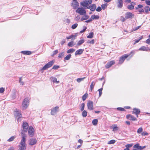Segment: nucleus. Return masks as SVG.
I'll use <instances>...</instances> for the list:
<instances>
[{"label": "nucleus", "mask_w": 150, "mask_h": 150, "mask_svg": "<svg viewBox=\"0 0 150 150\" xmlns=\"http://www.w3.org/2000/svg\"><path fill=\"white\" fill-rule=\"evenodd\" d=\"M74 45H75V44L74 43V42L73 41H71L70 42H69L68 44V46L69 47H72L73 46H74Z\"/></svg>", "instance_id": "obj_32"}, {"label": "nucleus", "mask_w": 150, "mask_h": 150, "mask_svg": "<svg viewBox=\"0 0 150 150\" xmlns=\"http://www.w3.org/2000/svg\"><path fill=\"white\" fill-rule=\"evenodd\" d=\"M78 26L77 23H75L72 25L71 28L73 29H75Z\"/></svg>", "instance_id": "obj_48"}, {"label": "nucleus", "mask_w": 150, "mask_h": 150, "mask_svg": "<svg viewBox=\"0 0 150 150\" xmlns=\"http://www.w3.org/2000/svg\"><path fill=\"white\" fill-rule=\"evenodd\" d=\"M145 147V146H144L143 147H142L141 146H139L138 149L141 150L143 149Z\"/></svg>", "instance_id": "obj_57"}, {"label": "nucleus", "mask_w": 150, "mask_h": 150, "mask_svg": "<svg viewBox=\"0 0 150 150\" xmlns=\"http://www.w3.org/2000/svg\"><path fill=\"white\" fill-rule=\"evenodd\" d=\"M141 27V26H138L137 27H136L134 29H133V31H136L138 29H139Z\"/></svg>", "instance_id": "obj_54"}, {"label": "nucleus", "mask_w": 150, "mask_h": 150, "mask_svg": "<svg viewBox=\"0 0 150 150\" xmlns=\"http://www.w3.org/2000/svg\"><path fill=\"white\" fill-rule=\"evenodd\" d=\"M145 2L146 4L147 5H150V1L146 0Z\"/></svg>", "instance_id": "obj_61"}, {"label": "nucleus", "mask_w": 150, "mask_h": 150, "mask_svg": "<svg viewBox=\"0 0 150 150\" xmlns=\"http://www.w3.org/2000/svg\"><path fill=\"white\" fill-rule=\"evenodd\" d=\"M125 18L126 19H132L134 16V14L130 12H127L125 14Z\"/></svg>", "instance_id": "obj_7"}, {"label": "nucleus", "mask_w": 150, "mask_h": 150, "mask_svg": "<svg viewBox=\"0 0 150 150\" xmlns=\"http://www.w3.org/2000/svg\"><path fill=\"white\" fill-rule=\"evenodd\" d=\"M140 51H150V49H149L148 47L146 48L145 46H142L139 49Z\"/></svg>", "instance_id": "obj_19"}, {"label": "nucleus", "mask_w": 150, "mask_h": 150, "mask_svg": "<svg viewBox=\"0 0 150 150\" xmlns=\"http://www.w3.org/2000/svg\"><path fill=\"white\" fill-rule=\"evenodd\" d=\"M95 83L93 81L92 82L90 85V88H91V91H92V90H93L94 86L95 85Z\"/></svg>", "instance_id": "obj_24"}, {"label": "nucleus", "mask_w": 150, "mask_h": 150, "mask_svg": "<svg viewBox=\"0 0 150 150\" xmlns=\"http://www.w3.org/2000/svg\"><path fill=\"white\" fill-rule=\"evenodd\" d=\"M126 118L127 119L132 121H136L137 120V119L135 117L130 114L127 115Z\"/></svg>", "instance_id": "obj_11"}, {"label": "nucleus", "mask_w": 150, "mask_h": 150, "mask_svg": "<svg viewBox=\"0 0 150 150\" xmlns=\"http://www.w3.org/2000/svg\"><path fill=\"white\" fill-rule=\"evenodd\" d=\"M22 77L19 78V83H20L21 85H23L24 84V82L22 81Z\"/></svg>", "instance_id": "obj_43"}, {"label": "nucleus", "mask_w": 150, "mask_h": 150, "mask_svg": "<svg viewBox=\"0 0 150 150\" xmlns=\"http://www.w3.org/2000/svg\"><path fill=\"white\" fill-rule=\"evenodd\" d=\"M101 8L100 6L98 7L96 9V11L99 12L101 11Z\"/></svg>", "instance_id": "obj_56"}, {"label": "nucleus", "mask_w": 150, "mask_h": 150, "mask_svg": "<svg viewBox=\"0 0 150 150\" xmlns=\"http://www.w3.org/2000/svg\"><path fill=\"white\" fill-rule=\"evenodd\" d=\"M92 21V19L91 18L89 19L88 20L85 21V22H86V23H89L90 22H91Z\"/></svg>", "instance_id": "obj_64"}, {"label": "nucleus", "mask_w": 150, "mask_h": 150, "mask_svg": "<svg viewBox=\"0 0 150 150\" xmlns=\"http://www.w3.org/2000/svg\"><path fill=\"white\" fill-rule=\"evenodd\" d=\"M54 63V61H51L45 64L42 68V70H45L51 67Z\"/></svg>", "instance_id": "obj_4"}, {"label": "nucleus", "mask_w": 150, "mask_h": 150, "mask_svg": "<svg viewBox=\"0 0 150 150\" xmlns=\"http://www.w3.org/2000/svg\"><path fill=\"white\" fill-rule=\"evenodd\" d=\"M143 38V37L142 36L139 37V39L137 40H135V42L134 43V44H135L136 43H137L140 40H141Z\"/></svg>", "instance_id": "obj_38"}, {"label": "nucleus", "mask_w": 150, "mask_h": 150, "mask_svg": "<svg viewBox=\"0 0 150 150\" xmlns=\"http://www.w3.org/2000/svg\"><path fill=\"white\" fill-rule=\"evenodd\" d=\"M143 131V129L142 127H140L139 128V129H138L137 131V132L138 134H140Z\"/></svg>", "instance_id": "obj_42"}, {"label": "nucleus", "mask_w": 150, "mask_h": 150, "mask_svg": "<svg viewBox=\"0 0 150 150\" xmlns=\"http://www.w3.org/2000/svg\"><path fill=\"white\" fill-rule=\"evenodd\" d=\"M87 115V113L86 110H84L82 113V115L83 117H86Z\"/></svg>", "instance_id": "obj_29"}, {"label": "nucleus", "mask_w": 150, "mask_h": 150, "mask_svg": "<svg viewBox=\"0 0 150 150\" xmlns=\"http://www.w3.org/2000/svg\"><path fill=\"white\" fill-rule=\"evenodd\" d=\"M29 104V100L28 98H25L23 101L22 106L23 110L25 109L28 106Z\"/></svg>", "instance_id": "obj_2"}, {"label": "nucleus", "mask_w": 150, "mask_h": 150, "mask_svg": "<svg viewBox=\"0 0 150 150\" xmlns=\"http://www.w3.org/2000/svg\"><path fill=\"white\" fill-rule=\"evenodd\" d=\"M15 115L18 120L19 118L22 117L21 111H16L15 113Z\"/></svg>", "instance_id": "obj_10"}, {"label": "nucleus", "mask_w": 150, "mask_h": 150, "mask_svg": "<svg viewBox=\"0 0 150 150\" xmlns=\"http://www.w3.org/2000/svg\"><path fill=\"white\" fill-rule=\"evenodd\" d=\"M92 2V0H85L81 3V5L83 7H87L89 4Z\"/></svg>", "instance_id": "obj_5"}, {"label": "nucleus", "mask_w": 150, "mask_h": 150, "mask_svg": "<svg viewBox=\"0 0 150 150\" xmlns=\"http://www.w3.org/2000/svg\"><path fill=\"white\" fill-rule=\"evenodd\" d=\"M79 3L77 1H74L72 3V6L74 9H76L79 6Z\"/></svg>", "instance_id": "obj_13"}, {"label": "nucleus", "mask_w": 150, "mask_h": 150, "mask_svg": "<svg viewBox=\"0 0 150 150\" xmlns=\"http://www.w3.org/2000/svg\"><path fill=\"white\" fill-rule=\"evenodd\" d=\"M126 18H125L122 16L121 17V20L122 21V22H124L125 20H126Z\"/></svg>", "instance_id": "obj_63"}, {"label": "nucleus", "mask_w": 150, "mask_h": 150, "mask_svg": "<svg viewBox=\"0 0 150 150\" xmlns=\"http://www.w3.org/2000/svg\"><path fill=\"white\" fill-rule=\"evenodd\" d=\"M115 63V62L114 61H110L107 63V64L106 65L105 67L107 69L108 68Z\"/></svg>", "instance_id": "obj_16"}, {"label": "nucleus", "mask_w": 150, "mask_h": 150, "mask_svg": "<svg viewBox=\"0 0 150 150\" xmlns=\"http://www.w3.org/2000/svg\"><path fill=\"white\" fill-rule=\"evenodd\" d=\"M95 41L93 39L92 40H88L87 41V43H90L92 44H94V43Z\"/></svg>", "instance_id": "obj_45"}, {"label": "nucleus", "mask_w": 150, "mask_h": 150, "mask_svg": "<svg viewBox=\"0 0 150 150\" xmlns=\"http://www.w3.org/2000/svg\"><path fill=\"white\" fill-rule=\"evenodd\" d=\"M4 91V89L3 88H0V93H2Z\"/></svg>", "instance_id": "obj_59"}, {"label": "nucleus", "mask_w": 150, "mask_h": 150, "mask_svg": "<svg viewBox=\"0 0 150 150\" xmlns=\"http://www.w3.org/2000/svg\"><path fill=\"white\" fill-rule=\"evenodd\" d=\"M129 55L127 54H125L122 55L121 57H120L118 63L119 64H122L123 63L125 59L127 58Z\"/></svg>", "instance_id": "obj_6"}, {"label": "nucleus", "mask_w": 150, "mask_h": 150, "mask_svg": "<svg viewBox=\"0 0 150 150\" xmlns=\"http://www.w3.org/2000/svg\"><path fill=\"white\" fill-rule=\"evenodd\" d=\"M89 18V16L87 15H84L83 17L82 18L81 20V21H83L85 20H87Z\"/></svg>", "instance_id": "obj_27"}, {"label": "nucleus", "mask_w": 150, "mask_h": 150, "mask_svg": "<svg viewBox=\"0 0 150 150\" xmlns=\"http://www.w3.org/2000/svg\"><path fill=\"white\" fill-rule=\"evenodd\" d=\"M71 57V55L70 54H69L64 58V59L65 60H68L70 59Z\"/></svg>", "instance_id": "obj_34"}, {"label": "nucleus", "mask_w": 150, "mask_h": 150, "mask_svg": "<svg viewBox=\"0 0 150 150\" xmlns=\"http://www.w3.org/2000/svg\"><path fill=\"white\" fill-rule=\"evenodd\" d=\"M98 121L97 119H94L92 121V123L94 125H96L98 123Z\"/></svg>", "instance_id": "obj_35"}, {"label": "nucleus", "mask_w": 150, "mask_h": 150, "mask_svg": "<svg viewBox=\"0 0 150 150\" xmlns=\"http://www.w3.org/2000/svg\"><path fill=\"white\" fill-rule=\"evenodd\" d=\"M140 112V110L139 109L134 108L133 109L132 113L135 114H139Z\"/></svg>", "instance_id": "obj_17"}, {"label": "nucleus", "mask_w": 150, "mask_h": 150, "mask_svg": "<svg viewBox=\"0 0 150 150\" xmlns=\"http://www.w3.org/2000/svg\"><path fill=\"white\" fill-rule=\"evenodd\" d=\"M85 78V77H83L82 78H79L77 79L76 80L78 82H80L81 81H83Z\"/></svg>", "instance_id": "obj_44"}, {"label": "nucleus", "mask_w": 150, "mask_h": 150, "mask_svg": "<svg viewBox=\"0 0 150 150\" xmlns=\"http://www.w3.org/2000/svg\"><path fill=\"white\" fill-rule=\"evenodd\" d=\"M84 51V49H80L78 50L75 52V55L81 54H82L83 51Z\"/></svg>", "instance_id": "obj_18"}, {"label": "nucleus", "mask_w": 150, "mask_h": 150, "mask_svg": "<svg viewBox=\"0 0 150 150\" xmlns=\"http://www.w3.org/2000/svg\"><path fill=\"white\" fill-rule=\"evenodd\" d=\"M107 7V6H106V5L105 4H102L101 5L102 8L103 10H104L105 8V7Z\"/></svg>", "instance_id": "obj_62"}, {"label": "nucleus", "mask_w": 150, "mask_h": 150, "mask_svg": "<svg viewBox=\"0 0 150 150\" xmlns=\"http://www.w3.org/2000/svg\"><path fill=\"white\" fill-rule=\"evenodd\" d=\"M29 126L27 122H23V130L21 132L22 139L21 140L20 145L19 146V150H25L26 147L25 141L26 136L25 132H27Z\"/></svg>", "instance_id": "obj_1"}, {"label": "nucleus", "mask_w": 150, "mask_h": 150, "mask_svg": "<svg viewBox=\"0 0 150 150\" xmlns=\"http://www.w3.org/2000/svg\"><path fill=\"white\" fill-rule=\"evenodd\" d=\"M149 6H145L144 8L145 12L146 14H148L149 13Z\"/></svg>", "instance_id": "obj_31"}, {"label": "nucleus", "mask_w": 150, "mask_h": 150, "mask_svg": "<svg viewBox=\"0 0 150 150\" xmlns=\"http://www.w3.org/2000/svg\"><path fill=\"white\" fill-rule=\"evenodd\" d=\"M85 106V104L84 103H82L81 105V111H83L84 109Z\"/></svg>", "instance_id": "obj_46"}, {"label": "nucleus", "mask_w": 150, "mask_h": 150, "mask_svg": "<svg viewBox=\"0 0 150 150\" xmlns=\"http://www.w3.org/2000/svg\"><path fill=\"white\" fill-rule=\"evenodd\" d=\"M116 141L114 140H111L108 143V144H114Z\"/></svg>", "instance_id": "obj_47"}, {"label": "nucleus", "mask_w": 150, "mask_h": 150, "mask_svg": "<svg viewBox=\"0 0 150 150\" xmlns=\"http://www.w3.org/2000/svg\"><path fill=\"white\" fill-rule=\"evenodd\" d=\"M91 17L92 20L97 19L99 18V16L98 15H93Z\"/></svg>", "instance_id": "obj_26"}, {"label": "nucleus", "mask_w": 150, "mask_h": 150, "mask_svg": "<svg viewBox=\"0 0 150 150\" xmlns=\"http://www.w3.org/2000/svg\"><path fill=\"white\" fill-rule=\"evenodd\" d=\"M75 50L73 48L70 49L67 51V53H72L74 52Z\"/></svg>", "instance_id": "obj_30"}, {"label": "nucleus", "mask_w": 150, "mask_h": 150, "mask_svg": "<svg viewBox=\"0 0 150 150\" xmlns=\"http://www.w3.org/2000/svg\"><path fill=\"white\" fill-rule=\"evenodd\" d=\"M85 42V40L83 39L81 40H80L78 41L77 44V46H80L83 43Z\"/></svg>", "instance_id": "obj_23"}, {"label": "nucleus", "mask_w": 150, "mask_h": 150, "mask_svg": "<svg viewBox=\"0 0 150 150\" xmlns=\"http://www.w3.org/2000/svg\"><path fill=\"white\" fill-rule=\"evenodd\" d=\"M64 54V52H62L60 53H59V54L58 57L59 58H61L63 56Z\"/></svg>", "instance_id": "obj_41"}, {"label": "nucleus", "mask_w": 150, "mask_h": 150, "mask_svg": "<svg viewBox=\"0 0 150 150\" xmlns=\"http://www.w3.org/2000/svg\"><path fill=\"white\" fill-rule=\"evenodd\" d=\"M132 144H127L125 145V147L126 148L124 150H129V148L131 147H132Z\"/></svg>", "instance_id": "obj_28"}, {"label": "nucleus", "mask_w": 150, "mask_h": 150, "mask_svg": "<svg viewBox=\"0 0 150 150\" xmlns=\"http://www.w3.org/2000/svg\"><path fill=\"white\" fill-rule=\"evenodd\" d=\"M146 42L148 44H150V39H148L146 41Z\"/></svg>", "instance_id": "obj_60"}, {"label": "nucleus", "mask_w": 150, "mask_h": 150, "mask_svg": "<svg viewBox=\"0 0 150 150\" xmlns=\"http://www.w3.org/2000/svg\"><path fill=\"white\" fill-rule=\"evenodd\" d=\"M127 8L129 10H132L134 8V6L131 4L130 5L128 6Z\"/></svg>", "instance_id": "obj_37"}, {"label": "nucleus", "mask_w": 150, "mask_h": 150, "mask_svg": "<svg viewBox=\"0 0 150 150\" xmlns=\"http://www.w3.org/2000/svg\"><path fill=\"white\" fill-rule=\"evenodd\" d=\"M76 12L79 13L81 15H85L86 14V10L82 8H78L76 10Z\"/></svg>", "instance_id": "obj_3"}, {"label": "nucleus", "mask_w": 150, "mask_h": 150, "mask_svg": "<svg viewBox=\"0 0 150 150\" xmlns=\"http://www.w3.org/2000/svg\"><path fill=\"white\" fill-rule=\"evenodd\" d=\"M143 7V6L141 4L138 5L137 7H136L135 9L136 10H138V8H141Z\"/></svg>", "instance_id": "obj_49"}, {"label": "nucleus", "mask_w": 150, "mask_h": 150, "mask_svg": "<svg viewBox=\"0 0 150 150\" xmlns=\"http://www.w3.org/2000/svg\"><path fill=\"white\" fill-rule=\"evenodd\" d=\"M21 52L24 54L26 55H30L31 54V52L28 51H22Z\"/></svg>", "instance_id": "obj_22"}, {"label": "nucleus", "mask_w": 150, "mask_h": 150, "mask_svg": "<svg viewBox=\"0 0 150 150\" xmlns=\"http://www.w3.org/2000/svg\"><path fill=\"white\" fill-rule=\"evenodd\" d=\"M93 102L92 101H88L87 103V107L88 109L90 110H91L93 109Z\"/></svg>", "instance_id": "obj_9"}, {"label": "nucleus", "mask_w": 150, "mask_h": 150, "mask_svg": "<svg viewBox=\"0 0 150 150\" xmlns=\"http://www.w3.org/2000/svg\"><path fill=\"white\" fill-rule=\"evenodd\" d=\"M88 96V94H85L82 97V100L83 101L86 100V99L87 96Z\"/></svg>", "instance_id": "obj_39"}, {"label": "nucleus", "mask_w": 150, "mask_h": 150, "mask_svg": "<svg viewBox=\"0 0 150 150\" xmlns=\"http://www.w3.org/2000/svg\"><path fill=\"white\" fill-rule=\"evenodd\" d=\"M139 144H135L133 146V148H137L138 149L139 146Z\"/></svg>", "instance_id": "obj_51"}, {"label": "nucleus", "mask_w": 150, "mask_h": 150, "mask_svg": "<svg viewBox=\"0 0 150 150\" xmlns=\"http://www.w3.org/2000/svg\"><path fill=\"white\" fill-rule=\"evenodd\" d=\"M117 6L118 8H121L123 6V1L122 0H117Z\"/></svg>", "instance_id": "obj_14"}, {"label": "nucleus", "mask_w": 150, "mask_h": 150, "mask_svg": "<svg viewBox=\"0 0 150 150\" xmlns=\"http://www.w3.org/2000/svg\"><path fill=\"white\" fill-rule=\"evenodd\" d=\"M94 33L93 32H91L89 34V35L87 36V38H92L93 37Z\"/></svg>", "instance_id": "obj_25"}, {"label": "nucleus", "mask_w": 150, "mask_h": 150, "mask_svg": "<svg viewBox=\"0 0 150 150\" xmlns=\"http://www.w3.org/2000/svg\"><path fill=\"white\" fill-rule=\"evenodd\" d=\"M96 8V5L95 4H93L91 6H90L87 7V9H90L91 11H94Z\"/></svg>", "instance_id": "obj_12"}, {"label": "nucleus", "mask_w": 150, "mask_h": 150, "mask_svg": "<svg viewBox=\"0 0 150 150\" xmlns=\"http://www.w3.org/2000/svg\"><path fill=\"white\" fill-rule=\"evenodd\" d=\"M59 67V66H57V65H54L53 66V67L52 68V69H57Z\"/></svg>", "instance_id": "obj_53"}, {"label": "nucleus", "mask_w": 150, "mask_h": 150, "mask_svg": "<svg viewBox=\"0 0 150 150\" xmlns=\"http://www.w3.org/2000/svg\"><path fill=\"white\" fill-rule=\"evenodd\" d=\"M34 130L33 127L32 126L29 127L28 133L30 137H33L34 134Z\"/></svg>", "instance_id": "obj_8"}, {"label": "nucleus", "mask_w": 150, "mask_h": 150, "mask_svg": "<svg viewBox=\"0 0 150 150\" xmlns=\"http://www.w3.org/2000/svg\"><path fill=\"white\" fill-rule=\"evenodd\" d=\"M118 127H117L116 125H114V126L113 128L112 131L114 132L117 131L118 129Z\"/></svg>", "instance_id": "obj_33"}, {"label": "nucleus", "mask_w": 150, "mask_h": 150, "mask_svg": "<svg viewBox=\"0 0 150 150\" xmlns=\"http://www.w3.org/2000/svg\"><path fill=\"white\" fill-rule=\"evenodd\" d=\"M148 134L146 132H144L142 133V135L143 136H146Z\"/></svg>", "instance_id": "obj_58"}, {"label": "nucleus", "mask_w": 150, "mask_h": 150, "mask_svg": "<svg viewBox=\"0 0 150 150\" xmlns=\"http://www.w3.org/2000/svg\"><path fill=\"white\" fill-rule=\"evenodd\" d=\"M58 52V51L57 50L54 51L53 52V54L52 56L56 54H57Z\"/></svg>", "instance_id": "obj_52"}, {"label": "nucleus", "mask_w": 150, "mask_h": 150, "mask_svg": "<svg viewBox=\"0 0 150 150\" xmlns=\"http://www.w3.org/2000/svg\"><path fill=\"white\" fill-rule=\"evenodd\" d=\"M103 88H100L98 90V91H99V97H100L102 94V91L103 90Z\"/></svg>", "instance_id": "obj_40"}, {"label": "nucleus", "mask_w": 150, "mask_h": 150, "mask_svg": "<svg viewBox=\"0 0 150 150\" xmlns=\"http://www.w3.org/2000/svg\"><path fill=\"white\" fill-rule=\"evenodd\" d=\"M59 108V107H54L53 109L51 110V114L52 115H55L58 111V110Z\"/></svg>", "instance_id": "obj_15"}, {"label": "nucleus", "mask_w": 150, "mask_h": 150, "mask_svg": "<svg viewBox=\"0 0 150 150\" xmlns=\"http://www.w3.org/2000/svg\"><path fill=\"white\" fill-rule=\"evenodd\" d=\"M136 10L137 11H139V12L140 13L143 12L144 11V9H142V8L140 9L138 8V10Z\"/></svg>", "instance_id": "obj_55"}, {"label": "nucleus", "mask_w": 150, "mask_h": 150, "mask_svg": "<svg viewBox=\"0 0 150 150\" xmlns=\"http://www.w3.org/2000/svg\"><path fill=\"white\" fill-rule=\"evenodd\" d=\"M37 142V140L36 139H32L30 140V144L31 145H33L35 144Z\"/></svg>", "instance_id": "obj_20"}, {"label": "nucleus", "mask_w": 150, "mask_h": 150, "mask_svg": "<svg viewBox=\"0 0 150 150\" xmlns=\"http://www.w3.org/2000/svg\"><path fill=\"white\" fill-rule=\"evenodd\" d=\"M50 79L53 83H59V81H57V79L56 78L51 77L50 78Z\"/></svg>", "instance_id": "obj_21"}, {"label": "nucleus", "mask_w": 150, "mask_h": 150, "mask_svg": "<svg viewBox=\"0 0 150 150\" xmlns=\"http://www.w3.org/2000/svg\"><path fill=\"white\" fill-rule=\"evenodd\" d=\"M16 137L15 136H12L9 139L7 140V141L9 142L12 141L15 139Z\"/></svg>", "instance_id": "obj_36"}, {"label": "nucleus", "mask_w": 150, "mask_h": 150, "mask_svg": "<svg viewBox=\"0 0 150 150\" xmlns=\"http://www.w3.org/2000/svg\"><path fill=\"white\" fill-rule=\"evenodd\" d=\"M117 109L118 110H120V111H124L125 110V109L123 108H120V107L117 108Z\"/></svg>", "instance_id": "obj_50"}]
</instances>
